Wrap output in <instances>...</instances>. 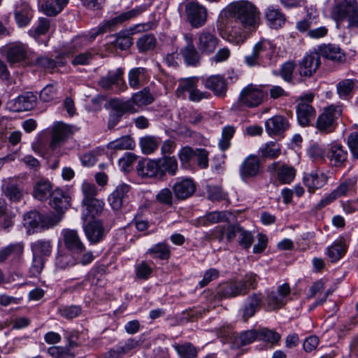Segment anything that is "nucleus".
Here are the masks:
<instances>
[{"instance_id":"ddd939ff","label":"nucleus","mask_w":358,"mask_h":358,"mask_svg":"<svg viewBox=\"0 0 358 358\" xmlns=\"http://www.w3.org/2000/svg\"><path fill=\"white\" fill-rule=\"evenodd\" d=\"M320 55L316 52L306 53L299 63L298 71L302 77H311L320 66Z\"/></svg>"},{"instance_id":"a878e982","label":"nucleus","mask_w":358,"mask_h":358,"mask_svg":"<svg viewBox=\"0 0 358 358\" xmlns=\"http://www.w3.org/2000/svg\"><path fill=\"white\" fill-rule=\"evenodd\" d=\"M259 171V160L255 156H249L242 163L240 175L243 180L256 176Z\"/></svg>"},{"instance_id":"1a4fd4ad","label":"nucleus","mask_w":358,"mask_h":358,"mask_svg":"<svg viewBox=\"0 0 358 358\" xmlns=\"http://www.w3.org/2000/svg\"><path fill=\"white\" fill-rule=\"evenodd\" d=\"M264 96V93L261 87L250 84L241 90L238 102L241 106L253 108L262 102Z\"/></svg>"},{"instance_id":"5fc2aeb1","label":"nucleus","mask_w":358,"mask_h":358,"mask_svg":"<svg viewBox=\"0 0 358 358\" xmlns=\"http://www.w3.org/2000/svg\"><path fill=\"white\" fill-rule=\"evenodd\" d=\"M139 143L142 152L145 155H149L157 149L159 141L155 136H145L140 139Z\"/></svg>"},{"instance_id":"c03bdc74","label":"nucleus","mask_w":358,"mask_h":358,"mask_svg":"<svg viewBox=\"0 0 358 358\" xmlns=\"http://www.w3.org/2000/svg\"><path fill=\"white\" fill-rule=\"evenodd\" d=\"M41 4L39 10L43 12L45 15L54 17L57 15L62 11L61 6L58 4L55 0H41Z\"/></svg>"},{"instance_id":"13d9d810","label":"nucleus","mask_w":358,"mask_h":358,"mask_svg":"<svg viewBox=\"0 0 358 358\" xmlns=\"http://www.w3.org/2000/svg\"><path fill=\"white\" fill-rule=\"evenodd\" d=\"M260 152L263 157L274 159L280 155L281 150L278 144L271 141L260 149Z\"/></svg>"},{"instance_id":"37998d69","label":"nucleus","mask_w":358,"mask_h":358,"mask_svg":"<svg viewBox=\"0 0 358 358\" xmlns=\"http://www.w3.org/2000/svg\"><path fill=\"white\" fill-rule=\"evenodd\" d=\"M173 348L177 352L180 358H195L197 356L198 350L191 343L183 344H176Z\"/></svg>"},{"instance_id":"338daca9","label":"nucleus","mask_w":358,"mask_h":358,"mask_svg":"<svg viewBox=\"0 0 358 358\" xmlns=\"http://www.w3.org/2000/svg\"><path fill=\"white\" fill-rule=\"evenodd\" d=\"M48 354L55 358H74V354L70 349L61 346H52L48 348Z\"/></svg>"},{"instance_id":"3c124183","label":"nucleus","mask_w":358,"mask_h":358,"mask_svg":"<svg viewBox=\"0 0 358 358\" xmlns=\"http://www.w3.org/2000/svg\"><path fill=\"white\" fill-rule=\"evenodd\" d=\"M355 82L352 79H345L340 81L336 86L337 93L341 99H348L355 88Z\"/></svg>"},{"instance_id":"f704fd0d","label":"nucleus","mask_w":358,"mask_h":358,"mask_svg":"<svg viewBox=\"0 0 358 358\" xmlns=\"http://www.w3.org/2000/svg\"><path fill=\"white\" fill-rule=\"evenodd\" d=\"M198 83L199 78L197 77L187 78L181 80L176 91L177 96L183 99L187 98V94L188 96H191Z\"/></svg>"},{"instance_id":"5701e85b","label":"nucleus","mask_w":358,"mask_h":358,"mask_svg":"<svg viewBox=\"0 0 358 358\" xmlns=\"http://www.w3.org/2000/svg\"><path fill=\"white\" fill-rule=\"evenodd\" d=\"M278 162H273L268 166L270 172L277 171V178L282 184H289L293 181L296 176V170L294 167L287 164H282L278 168Z\"/></svg>"},{"instance_id":"e2e57ef3","label":"nucleus","mask_w":358,"mask_h":358,"mask_svg":"<svg viewBox=\"0 0 358 358\" xmlns=\"http://www.w3.org/2000/svg\"><path fill=\"white\" fill-rule=\"evenodd\" d=\"M82 192L83 194V199L82 202H86L90 200L97 199V188L94 183L88 182H83L81 187Z\"/></svg>"},{"instance_id":"c9c22d12","label":"nucleus","mask_w":358,"mask_h":358,"mask_svg":"<svg viewBox=\"0 0 358 358\" xmlns=\"http://www.w3.org/2000/svg\"><path fill=\"white\" fill-rule=\"evenodd\" d=\"M146 69L143 67L131 69L128 73V82L133 89H138L146 82Z\"/></svg>"},{"instance_id":"052dcab7","label":"nucleus","mask_w":358,"mask_h":358,"mask_svg":"<svg viewBox=\"0 0 358 358\" xmlns=\"http://www.w3.org/2000/svg\"><path fill=\"white\" fill-rule=\"evenodd\" d=\"M59 213H47L41 214V229H49L58 224L62 220Z\"/></svg>"},{"instance_id":"2f4dec72","label":"nucleus","mask_w":358,"mask_h":358,"mask_svg":"<svg viewBox=\"0 0 358 358\" xmlns=\"http://www.w3.org/2000/svg\"><path fill=\"white\" fill-rule=\"evenodd\" d=\"M83 211V219L86 220L87 217L94 218L99 217L103 212L104 202L99 199L82 202Z\"/></svg>"},{"instance_id":"bf43d9fd","label":"nucleus","mask_w":358,"mask_h":358,"mask_svg":"<svg viewBox=\"0 0 358 358\" xmlns=\"http://www.w3.org/2000/svg\"><path fill=\"white\" fill-rule=\"evenodd\" d=\"M156 38L152 34H145L138 38L136 44L140 52L152 50L156 46Z\"/></svg>"},{"instance_id":"69168bd1","label":"nucleus","mask_w":358,"mask_h":358,"mask_svg":"<svg viewBox=\"0 0 358 358\" xmlns=\"http://www.w3.org/2000/svg\"><path fill=\"white\" fill-rule=\"evenodd\" d=\"M240 233L238 236V243L239 245L245 249H249L254 242V236L249 231L244 229L241 227Z\"/></svg>"},{"instance_id":"a19ab883","label":"nucleus","mask_w":358,"mask_h":358,"mask_svg":"<svg viewBox=\"0 0 358 358\" xmlns=\"http://www.w3.org/2000/svg\"><path fill=\"white\" fill-rule=\"evenodd\" d=\"M267 20L270 22L271 27L275 29L280 27L285 21V15L279 10L273 6L267 8L266 13Z\"/></svg>"},{"instance_id":"412c9836","label":"nucleus","mask_w":358,"mask_h":358,"mask_svg":"<svg viewBox=\"0 0 358 358\" xmlns=\"http://www.w3.org/2000/svg\"><path fill=\"white\" fill-rule=\"evenodd\" d=\"M172 189L176 199L184 200L191 196L196 191V185L189 178H185L176 182Z\"/></svg>"},{"instance_id":"f257e3e1","label":"nucleus","mask_w":358,"mask_h":358,"mask_svg":"<svg viewBox=\"0 0 358 358\" xmlns=\"http://www.w3.org/2000/svg\"><path fill=\"white\" fill-rule=\"evenodd\" d=\"M224 13L231 24L226 28L223 38L234 44L243 43L248 34L259 24V13L257 7L248 1L231 3Z\"/></svg>"},{"instance_id":"4d7b16f0","label":"nucleus","mask_w":358,"mask_h":358,"mask_svg":"<svg viewBox=\"0 0 358 358\" xmlns=\"http://www.w3.org/2000/svg\"><path fill=\"white\" fill-rule=\"evenodd\" d=\"M235 133V128L232 126H225L222 129V138L220 139L218 146L222 151L227 150L230 145V141L233 138Z\"/></svg>"},{"instance_id":"0eeeda50","label":"nucleus","mask_w":358,"mask_h":358,"mask_svg":"<svg viewBox=\"0 0 358 358\" xmlns=\"http://www.w3.org/2000/svg\"><path fill=\"white\" fill-rule=\"evenodd\" d=\"M313 98L314 94L313 93H308L302 96L299 99L296 115L298 122L302 127L308 126L310 121L315 116V110L310 104L313 101Z\"/></svg>"},{"instance_id":"39448f33","label":"nucleus","mask_w":358,"mask_h":358,"mask_svg":"<svg viewBox=\"0 0 358 358\" xmlns=\"http://www.w3.org/2000/svg\"><path fill=\"white\" fill-rule=\"evenodd\" d=\"M341 115V109L338 106H331L327 108L319 115L316 122V128L323 133H331L336 127V120Z\"/></svg>"},{"instance_id":"72a5a7b5","label":"nucleus","mask_w":358,"mask_h":358,"mask_svg":"<svg viewBox=\"0 0 358 358\" xmlns=\"http://www.w3.org/2000/svg\"><path fill=\"white\" fill-rule=\"evenodd\" d=\"M347 249L345 240L341 238L327 248V255L331 262H336L346 253Z\"/></svg>"},{"instance_id":"473e14b6","label":"nucleus","mask_w":358,"mask_h":358,"mask_svg":"<svg viewBox=\"0 0 358 358\" xmlns=\"http://www.w3.org/2000/svg\"><path fill=\"white\" fill-rule=\"evenodd\" d=\"M262 302V296L260 293H254L247 298L243 309V317L245 321H247L248 318L255 314L257 310L259 308Z\"/></svg>"},{"instance_id":"20e7f679","label":"nucleus","mask_w":358,"mask_h":358,"mask_svg":"<svg viewBox=\"0 0 358 358\" xmlns=\"http://www.w3.org/2000/svg\"><path fill=\"white\" fill-rule=\"evenodd\" d=\"M276 54L275 45L268 40H261L252 48V52L244 57L245 64L250 67L259 66L264 58L273 61Z\"/></svg>"},{"instance_id":"7c9ffc66","label":"nucleus","mask_w":358,"mask_h":358,"mask_svg":"<svg viewBox=\"0 0 358 358\" xmlns=\"http://www.w3.org/2000/svg\"><path fill=\"white\" fill-rule=\"evenodd\" d=\"M206 88L210 90L216 96H222L227 91V83L224 78L219 75L211 76L204 81Z\"/></svg>"},{"instance_id":"ea45409f","label":"nucleus","mask_w":358,"mask_h":358,"mask_svg":"<svg viewBox=\"0 0 358 358\" xmlns=\"http://www.w3.org/2000/svg\"><path fill=\"white\" fill-rule=\"evenodd\" d=\"M229 213L227 211H213L206 213L200 219V223L203 225H208L217 222H225L228 220Z\"/></svg>"},{"instance_id":"680f3d73","label":"nucleus","mask_w":358,"mask_h":358,"mask_svg":"<svg viewBox=\"0 0 358 358\" xmlns=\"http://www.w3.org/2000/svg\"><path fill=\"white\" fill-rule=\"evenodd\" d=\"M24 225L31 228H41V213L34 210L24 215Z\"/></svg>"},{"instance_id":"9b49d317","label":"nucleus","mask_w":358,"mask_h":358,"mask_svg":"<svg viewBox=\"0 0 358 358\" xmlns=\"http://www.w3.org/2000/svg\"><path fill=\"white\" fill-rule=\"evenodd\" d=\"M36 94L27 92L9 100L6 103V108L13 112L27 111L33 109L36 106Z\"/></svg>"},{"instance_id":"603ef678","label":"nucleus","mask_w":358,"mask_h":358,"mask_svg":"<svg viewBox=\"0 0 358 358\" xmlns=\"http://www.w3.org/2000/svg\"><path fill=\"white\" fill-rule=\"evenodd\" d=\"M160 164V170L162 171V177L165 173L173 176L176 173L178 170V162L174 157H164L163 159L158 160Z\"/></svg>"},{"instance_id":"774afa93","label":"nucleus","mask_w":358,"mask_h":358,"mask_svg":"<svg viewBox=\"0 0 358 358\" xmlns=\"http://www.w3.org/2000/svg\"><path fill=\"white\" fill-rule=\"evenodd\" d=\"M296 68V64L294 62L289 61L284 63L280 69V76L287 83H291L293 78V72Z\"/></svg>"},{"instance_id":"b1692460","label":"nucleus","mask_w":358,"mask_h":358,"mask_svg":"<svg viewBox=\"0 0 358 358\" xmlns=\"http://www.w3.org/2000/svg\"><path fill=\"white\" fill-rule=\"evenodd\" d=\"M33 17V11L29 5L23 0L16 2L15 8V18L17 25L20 27L27 26Z\"/></svg>"},{"instance_id":"6e6552de","label":"nucleus","mask_w":358,"mask_h":358,"mask_svg":"<svg viewBox=\"0 0 358 358\" xmlns=\"http://www.w3.org/2000/svg\"><path fill=\"white\" fill-rule=\"evenodd\" d=\"M86 41L85 38H76L72 41L71 44L69 45L67 53L71 55L77 54L71 61L73 65H87L96 54L95 50L92 49L78 53L80 49L86 45Z\"/></svg>"},{"instance_id":"0e129e2a","label":"nucleus","mask_w":358,"mask_h":358,"mask_svg":"<svg viewBox=\"0 0 358 358\" xmlns=\"http://www.w3.org/2000/svg\"><path fill=\"white\" fill-rule=\"evenodd\" d=\"M257 334L258 338L260 340L271 343L272 344L277 343L280 339V336L278 333L266 328L260 329Z\"/></svg>"},{"instance_id":"4c0bfd02","label":"nucleus","mask_w":358,"mask_h":358,"mask_svg":"<svg viewBox=\"0 0 358 358\" xmlns=\"http://www.w3.org/2000/svg\"><path fill=\"white\" fill-rule=\"evenodd\" d=\"M180 52L188 66H196L200 64L201 52L195 47L182 48Z\"/></svg>"},{"instance_id":"49530a36","label":"nucleus","mask_w":358,"mask_h":358,"mask_svg":"<svg viewBox=\"0 0 358 358\" xmlns=\"http://www.w3.org/2000/svg\"><path fill=\"white\" fill-rule=\"evenodd\" d=\"M22 244H11L0 250V263L3 262L10 256L13 258H18L22 254Z\"/></svg>"},{"instance_id":"bb28decb","label":"nucleus","mask_w":358,"mask_h":358,"mask_svg":"<svg viewBox=\"0 0 358 358\" xmlns=\"http://www.w3.org/2000/svg\"><path fill=\"white\" fill-rule=\"evenodd\" d=\"M319 50L323 57L334 62L341 63L345 60V54L338 45L333 44L321 45Z\"/></svg>"},{"instance_id":"4468645a","label":"nucleus","mask_w":358,"mask_h":358,"mask_svg":"<svg viewBox=\"0 0 358 358\" xmlns=\"http://www.w3.org/2000/svg\"><path fill=\"white\" fill-rule=\"evenodd\" d=\"M290 294V287L287 283L280 285L276 291L267 294L266 302L271 310H277L284 306L287 302Z\"/></svg>"},{"instance_id":"7ed1b4c3","label":"nucleus","mask_w":358,"mask_h":358,"mask_svg":"<svg viewBox=\"0 0 358 358\" xmlns=\"http://www.w3.org/2000/svg\"><path fill=\"white\" fill-rule=\"evenodd\" d=\"M331 16L337 23L346 20L348 27L358 28V2L342 0L332 8Z\"/></svg>"},{"instance_id":"f8f14e48","label":"nucleus","mask_w":358,"mask_h":358,"mask_svg":"<svg viewBox=\"0 0 358 358\" xmlns=\"http://www.w3.org/2000/svg\"><path fill=\"white\" fill-rule=\"evenodd\" d=\"M248 290L243 282L239 281L225 282L217 288L216 297L221 300L222 299L234 298L240 295H245Z\"/></svg>"},{"instance_id":"aec40b11","label":"nucleus","mask_w":358,"mask_h":358,"mask_svg":"<svg viewBox=\"0 0 358 358\" xmlns=\"http://www.w3.org/2000/svg\"><path fill=\"white\" fill-rule=\"evenodd\" d=\"M265 127L268 135L278 136L289 129V124L286 117L282 115H275L266 121Z\"/></svg>"},{"instance_id":"6e6d98bb","label":"nucleus","mask_w":358,"mask_h":358,"mask_svg":"<svg viewBox=\"0 0 358 358\" xmlns=\"http://www.w3.org/2000/svg\"><path fill=\"white\" fill-rule=\"evenodd\" d=\"M148 254L153 258L168 259L170 257V250L167 245L160 243L150 248L148 251Z\"/></svg>"},{"instance_id":"c85d7f7f","label":"nucleus","mask_w":358,"mask_h":358,"mask_svg":"<svg viewBox=\"0 0 358 358\" xmlns=\"http://www.w3.org/2000/svg\"><path fill=\"white\" fill-rule=\"evenodd\" d=\"M327 157L335 166H340L346 159L348 153L340 143L334 142L328 145Z\"/></svg>"},{"instance_id":"8fccbe9b","label":"nucleus","mask_w":358,"mask_h":358,"mask_svg":"<svg viewBox=\"0 0 358 358\" xmlns=\"http://www.w3.org/2000/svg\"><path fill=\"white\" fill-rule=\"evenodd\" d=\"M131 33L127 31H121L115 35V40L113 42L114 46L122 50H127L133 44V39Z\"/></svg>"},{"instance_id":"9d476101","label":"nucleus","mask_w":358,"mask_h":358,"mask_svg":"<svg viewBox=\"0 0 358 358\" xmlns=\"http://www.w3.org/2000/svg\"><path fill=\"white\" fill-rule=\"evenodd\" d=\"M187 18L191 26L199 28L205 24L207 20V9L196 1H190L185 6Z\"/></svg>"},{"instance_id":"e433bc0d","label":"nucleus","mask_w":358,"mask_h":358,"mask_svg":"<svg viewBox=\"0 0 358 358\" xmlns=\"http://www.w3.org/2000/svg\"><path fill=\"white\" fill-rule=\"evenodd\" d=\"M110 105L112 108L116 110V113L120 115L126 113H134L138 111V109L133 106L130 99L124 101L119 99H113L110 100Z\"/></svg>"},{"instance_id":"09e8293b","label":"nucleus","mask_w":358,"mask_h":358,"mask_svg":"<svg viewBox=\"0 0 358 358\" xmlns=\"http://www.w3.org/2000/svg\"><path fill=\"white\" fill-rule=\"evenodd\" d=\"M130 101H132L133 106H134L135 108H138L151 103L153 101V98L149 90L145 88L134 94L131 99H130Z\"/></svg>"},{"instance_id":"f3484780","label":"nucleus","mask_w":358,"mask_h":358,"mask_svg":"<svg viewBox=\"0 0 358 358\" xmlns=\"http://www.w3.org/2000/svg\"><path fill=\"white\" fill-rule=\"evenodd\" d=\"M218 38L210 31H202L198 34L197 48L201 54L210 55L218 45Z\"/></svg>"},{"instance_id":"a18cd8bd","label":"nucleus","mask_w":358,"mask_h":358,"mask_svg":"<svg viewBox=\"0 0 358 358\" xmlns=\"http://www.w3.org/2000/svg\"><path fill=\"white\" fill-rule=\"evenodd\" d=\"M258 338L257 331L255 330H248L241 332L234 338V343L236 347L241 348L252 343Z\"/></svg>"},{"instance_id":"58836bf2","label":"nucleus","mask_w":358,"mask_h":358,"mask_svg":"<svg viewBox=\"0 0 358 358\" xmlns=\"http://www.w3.org/2000/svg\"><path fill=\"white\" fill-rule=\"evenodd\" d=\"M52 244L50 241L38 240L31 244V250L34 255L41 257H48L52 252Z\"/></svg>"},{"instance_id":"dca6fc26","label":"nucleus","mask_w":358,"mask_h":358,"mask_svg":"<svg viewBox=\"0 0 358 358\" xmlns=\"http://www.w3.org/2000/svg\"><path fill=\"white\" fill-rule=\"evenodd\" d=\"M131 187L125 183L118 185L108 196V202L115 210H120L129 200Z\"/></svg>"},{"instance_id":"79ce46f5","label":"nucleus","mask_w":358,"mask_h":358,"mask_svg":"<svg viewBox=\"0 0 358 358\" xmlns=\"http://www.w3.org/2000/svg\"><path fill=\"white\" fill-rule=\"evenodd\" d=\"M5 196L11 201H19L22 196V191L13 181H8L3 187Z\"/></svg>"},{"instance_id":"393cba45","label":"nucleus","mask_w":358,"mask_h":358,"mask_svg":"<svg viewBox=\"0 0 358 358\" xmlns=\"http://www.w3.org/2000/svg\"><path fill=\"white\" fill-rule=\"evenodd\" d=\"M327 178L322 172L315 170L308 173H304L303 178V184L310 192L322 187L327 182Z\"/></svg>"},{"instance_id":"c756f323","label":"nucleus","mask_w":358,"mask_h":358,"mask_svg":"<svg viewBox=\"0 0 358 358\" xmlns=\"http://www.w3.org/2000/svg\"><path fill=\"white\" fill-rule=\"evenodd\" d=\"M50 205L57 213L63 216L64 211L70 206V198L61 190L54 191L52 194Z\"/></svg>"},{"instance_id":"de8ad7c7","label":"nucleus","mask_w":358,"mask_h":358,"mask_svg":"<svg viewBox=\"0 0 358 358\" xmlns=\"http://www.w3.org/2000/svg\"><path fill=\"white\" fill-rule=\"evenodd\" d=\"M135 148L134 141L129 136H124L111 141L108 148L113 150H133Z\"/></svg>"},{"instance_id":"2eb2a0df","label":"nucleus","mask_w":358,"mask_h":358,"mask_svg":"<svg viewBox=\"0 0 358 358\" xmlns=\"http://www.w3.org/2000/svg\"><path fill=\"white\" fill-rule=\"evenodd\" d=\"M83 231L88 241L93 245L103 241L106 236L103 224L100 220H93L83 225Z\"/></svg>"},{"instance_id":"864d4df0","label":"nucleus","mask_w":358,"mask_h":358,"mask_svg":"<svg viewBox=\"0 0 358 358\" xmlns=\"http://www.w3.org/2000/svg\"><path fill=\"white\" fill-rule=\"evenodd\" d=\"M50 193L51 185L48 181L40 180L34 186V196L40 201L45 200Z\"/></svg>"},{"instance_id":"6ab92c4d","label":"nucleus","mask_w":358,"mask_h":358,"mask_svg":"<svg viewBox=\"0 0 358 358\" xmlns=\"http://www.w3.org/2000/svg\"><path fill=\"white\" fill-rule=\"evenodd\" d=\"M62 235L64 245L69 250L75 253H81L85 250V247L76 230L65 229L62 230Z\"/></svg>"},{"instance_id":"423d86ee","label":"nucleus","mask_w":358,"mask_h":358,"mask_svg":"<svg viewBox=\"0 0 358 358\" xmlns=\"http://www.w3.org/2000/svg\"><path fill=\"white\" fill-rule=\"evenodd\" d=\"M124 70L118 68L114 71H110L101 77L98 82L99 85L104 90H111L115 87V92L120 93L127 89V85L123 78Z\"/></svg>"},{"instance_id":"cd10ccee","label":"nucleus","mask_w":358,"mask_h":358,"mask_svg":"<svg viewBox=\"0 0 358 358\" xmlns=\"http://www.w3.org/2000/svg\"><path fill=\"white\" fill-rule=\"evenodd\" d=\"M6 57L10 64L22 62L27 57L26 47L22 43H13L8 46Z\"/></svg>"},{"instance_id":"f03ea898","label":"nucleus","mask_w":358,"mask_h":358,"mask_svg":"<svg viewBox=\"0 0 358 358\" xmlns=\"http://www.w3.org/2000/svg\"><path fill=\"white\" fill-rule=\"evenodd\" d=\"M146 9L147 6L145 5L138 6L130 10L121 13L103 21L96 29L91 31L90 40L92 41L94 40L98 35L114 31L120 24L138 16Z\"/></svg>"},{"instance_id":"4be33fe9","label":"nucleus","mask_w":358,"mask_h":358,"mask_svg":"<svg viewBox=\"0 0 358 358\" xmlns=\"http://www.w3.org/2000/svg\"><path fill=\"white\" fill-rule=\"evenodd\" d=\"M138 174L142 177H162L160 164L155 160H141L137 165Z\"/></svg>"},{"instance_id":"a211bd4d","label":"nucleus","mask_w":358,"mask_h":358,"mask_svg":"<svg viewBox=\"0 0 358 358\" xmlns=\"http://www.w3.org/2000/svg\"><path fill=\"white\" fill-rule=\"evenodd\" d=\"M72 129L71 126L58 122L55 124L52 129L51 140L50 147L55 150L64 143L71 135Z\"/></svg>"}]
</instances>
